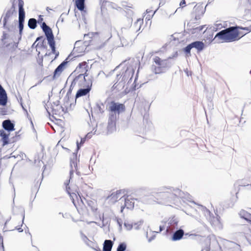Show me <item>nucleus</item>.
Wrapping results in <instances>:
<instances>
[{"label":"nucleus","instance_id":"46","mask_svg":"<svg viewBox=\"0 0 251 251\" xmlns=\"http://www.w3.org/2000/svg\"><path fill=\"white\" fill-rule=\"evenodd\" d=\"M0 246L1 247L3 251H4L3 237L1 236L0 233Z\"/></svg>","mask_w":251,"mask_h":251},{"label":"nucleus","instance_id":"41","mask_svg":"<svg viewBox=\"0 0 251 251\" xmlns=\"http://www.w3.org/2000/svg\"><path fill=\"white\" fill-rule=\"evenodd\" d=\"M96 130H97L95 129V128H94L93 131L87 133V134L86 135L85 138L90 139L92 137V135L95 134Z\"/></svg>","mask_w":251,"mask_h":251},{"label":"nucleus","instance_id":"30","mask_svg":"<svg viewBox=\"0 0 251 251\" xmlns=\"http://www.w3.org/2000/svg\"><path fill=\"white\" fill-rule=\"evenodd\" d=\"M204 27V25H201L196 27H193L191 29H188V30H190V32L192 34L198 33L203 29Z\"/></svg>","mask_w":251,"mask_h":251},{"label":"nucleus","instance_id":"3","mask_svg":"<svg viewBox=\"0 0 251 251\" xmlns=\"http://www.w3.org/2000/svg\"><path fill=\"white\" fill-rule=\"evenodd\" d=\"M239 35V31L236 26H231L218 32L214 39L218 38L226 42H230L235 41Z\"/></svg>","mask_w":251,"mask_h":251},{"label":"nucleus","instance_id":"9","mask_svg":"<svg viewBox=\"0 0 251 251\" xmlns=\"http://www.w3.org/2000/svg\"><path fill=\"white\" fill-rule=\"evenodd\" d=\"M77 152H74L70 159V180L73 177L75 172L77 175H79L80 173L77 171Z\"/></svg>","mask_w":251,"mask_h":251},{"label":"nucleus","instance_id":"31","mask_svg":"<svg viewBox=\"0 0 251 251\" xmlns=\"http://www.w3.org/2000/svg\"><path fill=\"white\" fill-rule=\"evenodd\" d=\"M109 119L108 120H111V121H116L117 119L119 118V114H117L116 112H113L111 111H109Z\"/></svg>","mask_w":251,"mask_h":251},{"label":"nucleus","instance_id":"42","mask_svg":"<svg viewBox=\"0 0 251 251\" xmlns=\"http://www.w3.org/2000/svg\"><path fill=\"white\" fill-rule=\"evenodd\" d=\"M124 226L127 230H130L133 228V225L128 222H125Z\"/></svg>","mask_w":251,"mask_h":251},{"label":"nucleus","instance_id":"8","mask_svg":"<svg viewBox=\"0 0 251 251\" xmlns=\"http://www.w3.org/2000/svg\"><path fill=\"white\" fill-rule=\"evenodd\" d=\"M12 0V5L11 7V8L9 10H8L5 15H3L2 16V18H3V27L4 28L7 29L8 31H9V28L6 26V24L8 20L9 19L10 17L12 16V15L15 13H16L15 11V5L18 2V0Z\"/></svg>","mask_w":251,"mask_h":251},{"label":"nucleus","instance_id":"36","mask_svg":"<svg viewBox=\"0 0 251 251\" xmlns=\"http://www.w3.org/2000/svg\"><path fill=\"white\" fill-rule=\"evenodd\" d=\"M103 107H104V105L102 103H101V104H99V103H97L96 104V110L98 111V113H103L104 112V110H103Z\"/></svg>","mask_w":251,"mask_h":251},{"label":"nucleus","instance_id":"1","mask_svg":"<svg viewBox=\"0 0 251 251\" xmlns=\"http://www.w3.org/2000/svg\"><path fill=\"white\" fill-rule=\"evenodd\" d=\"M169 190L170 192L176 197L179 198L181 199H187L189 197V195L188 193H185L182 191L178 188H175L174 187L165 188L164 190ZM169 191H163L159 193H155L153 192H148L146 189L142 190L143 196L138 198L139 201L144 204H152L154 202L156 201V198L155 195L159 194L162 196L166 195L167 193Z\"/></svg>","mask_w":251,"mask_h":251},{"label":"nucleus","instance_id":"64","mask_svg":"<svg viewBox=\"0 0 251 251\" xmlns=\"http://www.w3.org/2000/svg\"><path fill=\"white\" fill-rule=\"evenodd\" d=\"M54 54H55V58H56L59 55V52H56V53H55Z\"/></svg>","mask_w":251,"mask_h":251},{"label":"nucleus","instance_id":"52","mask_svg":"<svg viewBox=\"0 0 251 251\" xmlns=\"http://www.w3.org/2000/svg\"><path fill=\"white\" fill-rule=\"evenodd\" d=\"M158 7H157L156 10L152 13V15H150V14H149L147 17H146V19H148V20H150L151 18H152V17L154 15V14L155 13V12H156V11L158 10Z\"/></svg>","mask_w":251,"mask_h":251},{"label":"nucleus","instance_id":"62","mask_svg":"<svg viewBox=\"0 0 251 251\" xmlns=\"http://www.w3.org/2000/svg\"><path fill=\"white\" fill-rule=\"evenodd\" d=\"M126 28L123 27L121 28V31H122V33L124 32V31H126Z\"/></svg>","mask_w":251,"mask_h":251},{"label":"nucleus","instance_id":"58","mask_svg":"<svg viewBox=\"0 0 251 251\" xmlns=\"http://www.w3.org/2000/svg\"><path fill=\"white\" fill-rule=\"evenodd\" d=\"M185 4H186L185 0H182V1L180 2L179 5H180V6H182L183 7V5H185Z\"/></svg>","mask_w":251,"mask_h":251},{"label":"nucleus","instance_id":"2","mask_svg":"<svg viewBox=\"0 0 251 251\" xmlns=\"http://www.w3.org/2000/svg\"><path fill=\"white\" fill-rule=\"evenodd\" d=\"M134 73V69L131 66L126 67L122 70V74L117 75L113 88L118 91L123 90L126 84L128 85L131 82Z\"/></svg>","mask_w":251,"mask_h":251},{"label":"nucleus","instance_id":"60","mask_svg":"<svg viewBox=\"0 0 251 251\" xmlns=\"http://www.w3.org/2000/svg\"><path fill=\"white\" fill-rule=\"evenodd\" d=\"M177 52H176L175 53V54L173 56H171V57H169L168 58V59H172V58H173V57H175L177 56Z\"/></svg>","mask_w":251,"mask_h":251},{"label":"nucleus","instance_id":"15","mask_svg":"<svg viewBox=\"0 0 251 251\" xmlns=\"http://www.w3.org/2000/svg\"><path fill=\"white\" fill-rule=\"evenodd\" d=\"M67 63V59H66L57 67L53 72V75L52 77V80H54L60 76Z\"/></svg>","mask_w":251,"mask_h":251},{"label":"nucleus","instance_id":"45","mask_svg":"<svg viewBox=\"0 0 251 251\" xmlns=\"http://www.w3.org/2000/svg\"><path fill=\"white\" fill-rule=\"evenodd\" d=\"M245 237L247 240L251 245V232L247 233Z\"/></svg>","mask_w":251,"mask_h":251},{"label":"nucleus","instance_id":"10","mask_svg":"<svg viewBox=\"0 0 251 251\" xmlns=\"http://www.w3.org/2000/svg\"><path fill=\"white\" fill-rule=\"evenodd\" d=\"M86 88H81L77 91L75 95L76 98L86 96L90 91L92 85V78H88L87 80H86Z\"/></svg>","mask_w":251,"mask_h":251},{"label":"nucleus","instance_id":"7","mask_svg":"<svg viewBox=\"0 0 251 251\" xmlns=\"http://www.w3.org/2000/svg\"><path fill=\"white\" fill-rule=\"evenodd\" d=\"M179 220L175 216L170 217L167 221L164 220L162 221L163 224L166 225V232L168 233L173 232L175 229L178 228Z\"/></svg>","mask_w":251,"mask_h":251},{"label":"nucleus","instance_id":"13","mask_svg":"<svg viewBox=\"0 0 251 251\" xmlns=\"http://www.w3.org/2000/svg\"><path fill=\"white\" fill-rule=\"evenodd\" d=\"M41 27L42 28L43 31L44 32L45 36L47 37L48 42L54 40V37L52 33V29L50 26L47 25L45 22L42 23Z\"/></svg>","mask_w":251,"mask_h":251},{"label":"nucleus","instance_id":"40","mask_svg":"<svg viewBox=\"0 0 251 251\" xmlns=\"http://www.w3.org/2000/svg\"><path fill=\"white\" fill-rule=\"evenodd\" d=\"M193 49L191 44L188 45L186 47H185L183 49L184 51L187 54H190L191 50Z\"/></svg>","mask_w":251,"mask_h":251},{"label":"nucleus","instance_id":"22","mask_svg":"<svg viewBox=\"0 0 251 251\" xmlns=\"http://www.w3.org/2000/svg\"><path fill=\"white\" fill-rule=\"evenodd\" d=\"M192 48L196 49L198 52L202 51L204 48V44L200 41H194L191 43Z\"/></svg>","mask_w":251,"mask_h":251},{"label":"nucleus","instance_id":"20","mask_svg":"<svg viewBox=\"0 0 251 251\" xmlns=\"http://www.w3.org/2000/svg\"><path fill=\"white\" fill-rule=\"evenodd\" d=\"M71 100H73V98H71V90L69 89L64 99V106L66 110H67L69 107L71 108L72 107V103H70Z\"/></svg>","mask_w":251,"mask_h":251},{"label":"nucleus","instance_id":"33","mask_svg":"<svg viewBox=\"0 0 251 251\" xmlns=\"http://www.w3.org/2000/svg\"><path fill=\"white\" fill-rule=\"evenodd\" d=\"M48 44L51 49V52L52 53H56L55 50V42L54 40L48 41Z\"/></svg>","mask_w":251,"mask_h":251},{"label":"nucleus","instance_id":"12","mask_svg":"<svg viewBox=\"0 0 251 251\" xmlns=\"http://www.w3.org/2000/svg\"><path fill=\"white\" fill-rule=\"evenodd\" d=\"M108 110L113 112H116L117 114H120L125 111V106L123 104L112 101L110 104Z\"/></svg>","mask_w":251,"mask_h":251},{"label":"nucleus","instance_id":"18","mask_svg":"<svg viewBox=\"0 0 251 251\" xmlns=\"http://www.w3.org/2000/svg\"><path fill=\"white\" fill-rule=\"evenodd\" d=\"M184 234V231L182 229L179 228L177 229L174 232L172 236V240L174 241L180 240L182 238Z\"/></svg>","mask_w":251,"mask_h":251},{"label":"nucleus","instance_id":"6","mask_svg":"<svg viewBox=\"0 0 251 251\" xmlns=\"http://www.w3.org/2000/svg\"><path fill=\"white\" fill-rule=\"evenodd\" d=\"M139 201L137 198H133L131 196H124L123 197L120 198V201L121 202V212H123L125 208L132 209L134 208L135 201Z\"/></svg>","mask_w":251,"mask_h":251},{"label":"nucleus","instance_id":"49","mask_svg":"<svg viewBox=\"0 0 251 251\" xmlns=\"http://www.w3.org/2000/svg\"><path fill=\"white\" fill-rule=\"evenodd\" d=\"M8 38V34L4 31L3 32V34L1 37L2 41H3L4 40Z\"/></svg>","mask_w":251,"mask_h":251},{"label":"nucleus","instance_id":"34","mask_svg":"<svg viewBox=\"0 0 251 251\" xmlns=\"http://www.w3.org/2000/svg\"><path fill=\"white\" fill-rule=\"evenodd\" d=\"M126 249V245L125 243H121L118 246L117 251H125Z\"/></svg>","mask_w":251,"mask_h":251},{"label":"nucleus","instance_id":"25","mask_svg":"<svg viewBox=\"0 0 251 251\" xmlns=\"http://www.w3.org/2000/svg\"><path fill=\"white\" fill-rule=\"evenodd\" d=\"M87 204L88 206H89L91 210L93 212H95L97 211L98 208H97V201H92V200H88L87 201Z\"/></svg>","mask_w":251,"mask_h":251},{"label":"nucleus","instance_id":"26","mask_svg":"<svg viewBox=\"0 0 251 251\" xmlns=\"http://www.w3.org/2000/svg\"><path fill=\"white\" fill-rule=\"evenodd\" d=\"M75 5L79 10L83 11L85 8V0H75Z\"/></svg>","mask_w":251,"mask_h":251},{"label":"nucleus","instance_id":"19","mask_svg":"<svg viewBox=\"0 0 251 251\" xmlns=\"http://www.w3.org/2000/svg\"><path fill=\"white\" fill-rule=\"evenodd\" d=\"M2 126L3 128L8 132L12 131L14 130V124L9 120H5L2 122Z\"/></svg>","mask_w":251,"mask_h":251},{"label":"nucleus","instance_id":"63","mask_svg":"<svg viewBox=\"0 0 251 251\" xmlns=\"http://www.w3.org/2000/svg\"><path fill=\"white\" fill-rule=\"evenodd\" d=\"M128 14H129V15H131V14H132L133 12H132V11H131V10H129V11H128Z\"/></svg>","mask_w":251,"mask_h":251},{"label":"nucleus","instance_id":"37","mask_svg":"<svg viewBox=\"0 0 251 251\" xmlns=\"http://www.w3.org/2000/svg\"><path fill=\"white\" fill-rule=\"evenodd\" d=\"M39 43L37 44L36 47L40 46L41 47L43 48H46L47 46L46 44V40L45 38L43 37V38L41 39L40 41H39Z\"/></svg>","mask_w":251,"mask_h":251},{"label":"nucleus","instance_id":"21","mask_svg":"<svg viewBox=\"0 0 251 251\" xmlns=\"http://www.w3.org/2000/svg\"><path fill=\"white\" fill-rule=\"evenodd\" d=\"M88 67L87 63L86 62H83L79 64L76 68V71L80 73V74H83L85 77L87 76L86 72L87 71V68Z\"/></svg>","mask_w":251,"mask_h":251},{"label":"nucleus","instance_id":"14","mask_svg":"<svg viewBox=\"0 0 251 251\" xmlns=\"http://www.w3.org/2000/svg\"><path fill=\"white\" fill-rule=\"evenodd\" d=\"M204 12L205 8H203L202 4L199 3L196 4L194 6L193 11V14H195V19L196 21L200 20Z\"/></svg>","mask_w":251,"mask_h":251},{"label":"nucleus","instance_id":"44","mask_svg":"<svg viewBox=\"0 0 251 251\" xmlns=\"http://www.w3.org/2000/svg\"><path fill=\"white\" fill-rule=\"evenodd\" d=\"M236 28H237V29H240L242 30H247L248 32L251 31V28L250 26L249 27L236 26Z\"/></svg>","mask_w":251,"mask_h":251},{"label":"nucleus","instance_id":"48","mask_svg":"<svg viewBox=\"0 0 251 251\" xmlns=\"http://www.w3.org/2000/svg\"><path fill=\"white\" fill-rule=\"evenodd\" d=\"M43 38V36H39V37H38L36 39V41H35V42L32 44V47L33 48V47H35L36 48L37 47H36V45L37 44H36V42L38 41H40L41 39H42Z\"/></svg>","mask_w":251,"mask_h":251},{"label":"nucleus","instance_id":"16","mask_svg":"<svg viewBox=\"0 0 251 251\" xmlns=\"http://www.w3.org/2000/svg\"><path fill=\"white\" fill-rule=\"evenodd\" d=\"M51 109L52 114L54 115H60L63 112L66 113L67 112L64 107L60 105V101L59 100L56 101V106H53Z\"/></svg>","mask_w":251,"mask_h":251},{"label":"nucleus","instance_id":"27","mask_svg":"<svg viewBox=\"0 0 251 251\" xmlns=\"http://www.w3.org/2000/svg\"><path fill=\"white\" fill-rule=\"evenodd\" d=\"M116 122L108 120L107 130L108 132L112 133L116 129Z\"/></svg>","mask_w":251,"mask_h":251},{"label":"nucleus","instance_id":"38","mask_svg":"<svg viewBox=\"0 0 251 251\" xmlns=\"http://www.w3.org/2000/svg\"><path fill=\"white\" fill-rule=\"evenodd\" d=\"M143 223V220H140L137 223H135L134 225H133V227L136 230L139 229L140 228L141 226Z\"/></svg>","mask_w":251,"mask_h":251},{"label":"nucleus","instance_id":"54","mask_svg":"<svg viewBox=\"0 0 251 251\" xmlns=\"http://www.w3.org/2000/svg\"><path fill=\"white\" fill-rule=\"evenodd\" d=\"M20 104L23 108V109L25 112V113L26 114H27V110L25 108V107H24V106L23 105V104L22 102V98H21V100H20Z\"/></svg>","mask_w":251,"mask_h":251},{"label":"nucleus","instance_id":"47","mask_svg":"<svg viewBox=\"0 0 251 251\" xmlns=\"http://www.w3.org/2000/svg\"><path fill=\"white\" fill-rule=\"evenodd\" d=\"M143 20L141 19H138L137 20L136 22H135V25H139V28H140V26L141 25L143 24ZM140 29V28H139V30Z\"/></svg>","mask_w":251,"mask_h":251},{"label":"nucleus","instance_id":"39","mask_svg":"<svg viewBox=\"0 0 251 251\" xmlns=\"http://www.w3.org/2000/svg\"><path fill=\"white\" fill-rule=\"evenodd\" d=\"M85 138H84L81 139V141H80V143H79L78 141L76 142V145H77V148H76V152L80 149L81 146L84 144V143L85 142Z\"/></svg>","mask_w":251,"mask_h":251},{"label":"nucleus","instance_id":"43","mask_svg":"<svg viewBox=\"0 0 251 251\" xmlns=\"http://www.w3.org/2000/svg\"><path fill=\"white\" fill-rule=\"evenodd\" d=\"M108 1L105 0H99V3L100 5L101 10L104 9L106 6V4Z\"/></svg>","mask_w":251,"mask_h":251},{"label":"nucleus","instance_id":"29","mask_svg":"<svg viewBox=\"0 0 251 251\" xmlns=\"http://www.w3.org/2000/svg\"><path fill=\"white\" fill-rule=\"evenodd\" d=\"M37 21L34 18H30L28 21V26L31 29H34L37 27Z\"/></svg>","mask_w":251,"mask_h":251},{"label":"nucleus","instance_id":"53","mask_svg":"<svg viewBox=\"0 0 251 251\" xmlns=\"http://www.w3.org/2000/svg\"><path fill=\"white\" fill-rule=\"evenodd\" d=\"M0 113L2 115H4V114H5V113H6V110H5V108H3V107H0Z\"/></svg>","mask_w":251,"mask_h":251},{"label":"nucleus","instance_id":"57","mask_svg":"<svg viewBox=\"0 0 251 251\" xmlns=\"http://www.w3.org/2000/svg\"><path fill=\"white\" fill-rule=\"evenodd\" d=\"M155 235H153L150 238L148 239V242H151L155 238Z\"/></svg>","mask_w":251,"mask_h":251},{"label":"nucleus","instance_id":"24","mask_svg":"<svg viewBox=\"0 0 251 251\" xmlns=\"http://www.w3.org/2000/svg\"><path fill=\"white\" fill-rule=\"evenodd\" d=\"M9 134H7L3 130H0V136L2 137V140L4 145L9 143Z\"/></svg>","mask_w":251,"mask_h":251},{"label":"nucleus","instance_id":"59","mask_svg":"<svg viewBox=\"0 0 251 251\" xmlns=\"http://www.w3.org/2000/svg\"><path fill=\"white\" fill-rule=\"evenodd\" d=\"M20 41H17V42H15V41H14V46L16 48H17L18 47V44H19V42Z\"/></svg>","mask_w":251,"mask_h":251},{"label":"nucleus","instance_id":"23","mask_svg":"<svg viewBox=\"0 0 251 251\" xmlns=\"http://www.w3.org/2000/svg\"><path fill=\"white\" fill-rule=\"evenodd\" d=\"M113 242L111 240H105L103 244L102 251H111Z\"/></svg>","mask_w":251,"mask_h":251},{"label":"nucleus","instance_id":"11","mask_svg":"<svg viewBox=\"0 0 251 251\" xmlns=\"http://www.w3.org/2000/svg\"><path fill=\"white\" fill-rule=\"evenodd\" d=\"M124 196V192L122 190H120L112 192L107 197L106 199L110 204H114L118 200L120 201V198L123 197Z\"/></svg>","mask_w":251,"mask_h":251},{"label":"nucleus","instance_id":"5","mask_svg":"<svg viewBox=\"0 0 251 251\" xmlns=\"http://www.w3.org/2000/svg\"><path fill=\"white\" fill-rule=\"evenodd\" d=\"M24 2L23 0H18L19 6V35L18 41H20L22 38V34L24 26V22L25 18V12L24 9Z\"/></svg>","mask_w":251,"mask_h":251},{"label":"nucleus","instance_id":"32","mask_svg":"<svg viewBox=\"0 0 251 251\" xmlns=\"http://www.w3.org/2000/svg\"><path fill=\"white\" fill-rule=\"evenodd\" d=\"M70 188L69 187H68L67 186H66V191H67V193H68V194H69L71 198L72 199V201H73L74 204L75 206L74 198H75V197H77V196L75 193H71L70 191Z\"/></svg>","mask_w":251,"mask_h":251},{"label":"nucleus","instance_id":"61","mask_svg":"<svg viewBox=\"0 0 251 251\" xmlns=\"http://www.w3.org/2000/svg\"><path fill=\"white\" fill-rule=\"evenodd\" d=\"M152 10L150 9H147L146 10L147 13L150 14V13L152 12Z\"/></svg>","mask_w":251,"mask_h":251},{"label":"nucleus","instance_id":"55","mask_svg":"<svg viewBox=\"0 0 251 251\" xmlns=\"http://www.w3.org/2000/svg\"><path fill=\"white\" fill-rule=\"evenodd\" d=\"M19 137V135H18V133L16 132V136H15V137H14V139L12 140V142H14L16 141L18 139Z\"/></svg>","mask_w":251,"mask_h":251},{"label":"nucleus","instance_id":"56","mask_svg":"<svg viewBox=\"0 0 251 251\" xmlns=\"http://www.w3.org/2000/svg\"><path fill=\"white\" fill-rule=\"evenodd\" d=\"M43 20V18H42V16L40 15L39 16V19H38V20L37 21V23H42Z\"/></svg>","mask_w":251,"mask_h":251},{"label":"nucleus","instance_id":"35","mask_svg":"<svg viewBox=\"0 0 251 251\" xmlns=\"http://www.w3.org/2000/svg\"><path fill=\"white\" fill-rule=\"evenodd\" d=\"M120 40H121V46L122 47H126L129 44L128 41L126 39V38L124 36H122L120 37Z\"/></svg>","mask_w":251,"mask_h":251},{"label":"nucleus","instance_id":"28","mask_svg":"<svg viewBox=\"0 0 251 251\" xmlns=\"http://www.w3.org/2000/svg\"><path fill=\"white\" fill-rule=\"evenodd\" d=\"M79 79H83L85 81H86L85 75H83V74H79L76 76L72 82L70 89L71 90V87L75 85V84L79 80Z\"/></svg>","mask_w":251,"mask_h":251},{"label":"nucleus","instance_id":"50","mask_svg":"<svg viewBox=\"0 0 251 251\" xmlns=\"http://www.w3.org/2000/svg\"><path fill=\"white\" fill-rule=\"evenodd\" d=\"M117 224H118V225L119 226L120 229H121L122 228V219H121L117 218Z\"/></svg>","mask_w":251,"mask_h":251},{"label":"nucleus","instance_id":"4","mask_svg":"<svg viewBox=\"0 0 251 251\" xmlns=\"http://www.w3.org/2000/svg\"><path fill=\"white\" fill-rule=\"evenodd\" d=\"M154 64L151 66V70L155 74H159L165 72V70L171 67L172 64L168 59L162 60L158 56L153 58Z\"/></svg>","mask_w":251,"mask_h":251},{"label":"nucleus","instance_id":"17","mask_svg":"<svg viewBox=\"0 0 251 251\" xmlns=\"http://www.w3.org/2000/svg\"><path fill=\"white\" fill-rule=\"evenodd\" d=\"M7 102V96L6 92L2 86L0 84V105L5 106Z\"/></svg>","mask_w":251,"mask_h":251},{"label":"nucleus","instance_id":"51","mask_svg":"<svg viewBox=\"0 0 251 251\" xmlns=\"http://www.w3.org/2000/svg\"><path fill=\"white\" fill-rule=\"evenodd\" d=\"M166 228V224H164L163 225H160L159 226V232H161Z\"/></svg>","mask_w":251,"mask_h":251}]
</instances>
